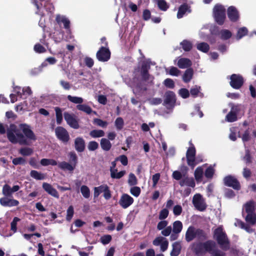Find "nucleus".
<instances>
[{"label": "nucleus", "instance_id": "nucleus-1", "mask_svg": "<svg viewBox=\"0 0 256 256\" xmlns=\"http://www.w3.org/2000/svg\"><path fill=\"white\" fill-rule=\"evenodd\" d=\"M216 243L212 240H208L204 242H195L192 244V250L197 256H202L206 252L210 256H226V254L216 249Z\"/></svg>", "mask_w": 256, "mask_h": 256}, {"label": "nucleus", "instance_id": "nucleus-2", "mask_svg": "<svg viewBox=\"0 0 256 256\" xmlns=\"http://www.w3.org/2000/svg\"><path fill=\"white\" fill-rule=\"evenodd\" d=\"M6 135L8 139L12 144H19L20 145L26 146L30 144L24 135L14 124H10L9 128L6 130Z\"/></svg>", "mask_w": 256, "mask_h": 256}, {"label": "nucleus", "instance_id": "nucleus-3", "mask_svg": "<svg viewBox=\"0 0 256 256\" xmlns=\"http://www.w3.org/2000/svg\"><path fill=\"white\" fill-rule=\"evenodd\" d=\"M214 237L223 250L226 251L230 249V240L222 227L219 226L214 230Z\"/></svg>", "mask_w": 256, "mask_h": 256}, {"label": "nucleus", "instance_id": "nucleus-4", "mask_svg": "<svg viewBox=\"0 0 256 256\" xmlns=\"http://www.w3.org/2000/svg\"><path fill=\"white\" fill-rule=\"evenodd\" d=\"M196 238L204 240L207 238V236L204 230L200 228H196L194 226H190L186 232V240L187 242H190Z\"/></svg>", "mask_w": 256, "mask_h": 256}, {"label": "nucleus", "instance_id": "nucleus-5", "mask_svg": "<svg viewBox=\"0 0 256 256\" xmlns=\"http://www.w3.org/2000/svg\"><path fill=\"white\" fill-rule=\"evenodd\" d=\"M226 8L221 4H216L213 8V16L216 22L219 25H222L226 20Z\"/></svg>", "mask_w": 256, "mask_h": 256}, {"label": "nucleus", "instance_id": "nucleus-6", "mask_svg": "<svg viewBox=\"0 0 256 256\" xmlns=\"http://www.w3.org/2000/svg\"><path fill=\"white\" fill-rule=\"evenodd\" d=\"M196 150L194 146H190L186 153V158L188 164L194 168L198 163L202 162V160L196 162Z\"/></svg>", "mask_w": 256, "mask_h": 256}, {"label": "nucleus", "instance_id": "nucleus-7", "mask_svg": "<svg viewBox=\"0 0 256 256\" xmlns=\"http://www.w3.org/2000/svg\"><path fill=\"white\" fill-rule=\"evenodd\" d=\"M55 134L57 138L64 144H67L70 140L68 132L62 126H57L55 129Z\"/></svg>", "mask_w": 256, "mask_h": 256}, {"label": "nucleus", "instance_id": "nucleus-8", "mask_svg": "<svg viewBox=\"0 0 256 256\" xmlns=\"http://www.w3.org/2000/svg\"><path fill=\"white\" fill-rule=\"evenodd\" d=\"M64 116L66 124L70 128L74 129H78L80 128L79 120L74 114L66 112L64 113Z\"/></svg>", "mask_w": 256, "mask_h": 256}, {"label": "nucleus", "instance_id": "nucleus-9", "mask_svg": "<svg viewBox=\"0 0 256 256\" xmlns=\"http://www.w3.org/2000/svg\"><path fill=\"white\" fill-rule=\"evenodd\" d=\"M224 183L226 186L231 187L236 190H239L241 188L239 181L236 178L231 175L227 176L224 178Z\"/></svg>", "mask_w": 256, "mask_h": 256}, {"label": "nucleus", "instance_id": "nucleus-10", "mask_svg": "<svg viewBox=\"0 0 256 256\" xmlns=\"http://www.w3.org/2000/svg\"><path fill=\"white\" fill-rule=\"evenodd\" d=\"M230 86L234 89L238 90L244 84V80L242 76L239 74H232L230 76Z\"/></svg>", "mask_w": 256, "mask_h": 256}, {"label": "nucleus", "instance_id": "nucleus-11", "mask_svg": "<svg viewBox=\"0 0 256 256\" xmlns=\"http://www.w3.org/2000/svg\"><path fill=\"white\" fill-rule=\"evenodd\" d=\"M111 52L108 48L101 46L96 54L97 59L102 62L108 61L110 58Z\"/></svg>", "mask_w": 256, "mask_h": 256}, {"label": "nucleus", "instance_id": "nucleus-12", "mask_svg": "<svg viewBox=\"0 0 256 256\" xmlns=\"http://www.w3.org/2000/svg\"><path fill=\"white\" fill-rule=\"evenodd\" d=\"M19 128L22 132V134L28 140H36V136L34 132L31 130L30 126L26 124H19Z\"/></svg>", "mask_w": 256, "mask_h": 256}, {"label": "nucleus", "instance_id": "nucleus-13", "mask_svg": "<svg viewBox=\"0 0 256 256\" xmlns=\"http://www.w3.org/2000/svg\"><path fill=\"white\" fill-rule=\"evenodd\" d=\"M192 204L200 212L204 211L207 206L202 198V195L200 194H196L194 195L192 198Z\"/></svg>", "mask_w": 256, "mask_h": 256}, {"label": "nucleus", "instance_id": "nucleus-14", "mask_svg": "<svg viewBox=\"0 0 256 256\" xmlns=\"http://www.w3.org/2000/svg\"><path fill=\"white\" fill-rule=\"evenodd\" d=\"M20 188L18 185H14L12 188L8 184H5L3 186L2 189V193L4 195V197H12V194L18 192Z\"/></svg>", "mask_w": 256, "mask_h": 256}, {"label": "nucleus", "instance_id": "nucleus-15", "mask_svg": "<svg viewBox=\"0 0 256 256\" xmlns=\"http://www.w3.org/2000/svg\"><path fill=\"white\" fill-rule=\"evenodd\" d=\"M228 16L232 22H237L240 18L239 12L234 6H230L227 10Z\"/></svg>", "mask_w": 256, "mask_h": 256}, {"label": "nucleus", "instance_id": "nucleus-16", "mask_svg": "<svg viewBox=\"0 0 256 256\" xmlns=\"http://www.w3.org/2000/svg\"><path fill=\"white\" fill-rule=\"evenodd\" d=\"M134 199L128 194H122L119 200V204L124 208H126L134 202Z\"/></svg>", "mask_w": 256, "mask_h": 256}, {"label": "nucleus", "instance_id": "nucleus-17", "mask_svg": "<svg viewBox=\"0 0 256 256\" xmlns=\"http://www.w3.org/2000/svg\"><path fill=\"white\" fill-rule=\"evenodd\" d=\"M150 64L147 62H143L142 64L140 72L142 80L147 81L149 80L150 74L148 70L150 69Z\"/></svg>", "mask_w": 256, "mask_h": 256}, {"label": "nucleus", "instance_id": "nucleus-18", "mask_svg": "<svg viewBox=\"0 0 256 256\" xmlns=\"http://www.w3.org/2000/svg\"><path fill=\"white\" fill-rule=\"evenodd\" d=\"M11 197H3L0 198V204L4 207H12L18 206L19 202L15 199L11 198Z\"/></svg>", "mask_w": 256, "mask_h": 256}, {"label": "nucleus", "instance_id": "nucleus-19", "mask_svg": "<svg viewBox=\"0 0 256 256\" xmlns=\"http://www.w3.org/2000/svg\"><path fill=\"white\" fill-rule=\"evenodd\" d=\"M164 104L166 105L172 106L176 102V96L174 92L168 90L165 93Z\"/></svg>", "mask_w": 256, "mask_h": 256}, {"label": "nucleus", "instance_id": "nucleus-20", "mask_svg": "<svg viewBox=\"0 0 256 256\" xmlns=\"http://www.w3.org/2000/svg\"><path fill=\"white\" fill-rule=\"evenodd\" d=\"M74 148L78 152H83L86 148V143L84 139L82 137H77L74 142Z\"/></svg>", "mask_w": 256, "mask_h": 256}, {"label": "nucleus", "instance_id": "nucleus-21", "mask_svg": "<svg viewBox=\"0 0 256 256\" xmlns=\"http://www.w3.org/2000/svg\"><path fill=\"white\" fill-rule=\"evenodd\" d=\"M238 108L237 106L233 105L232 106L231 110L226 114V120L230 122H234L237 120V112Z\"/></svg>", "mask_w": 256, "mask_h": 256}, {"label": "nucleus", "instance_id": "nucleus-22", "mask_svg": "<svg viewBox=\"0 0 256 256\" xmlns=\"http://www.w3.org/2000/svg\"><path fill=\"white\" fill-rule=\"evenodd\" d=\"M42 188L46 192H48L52 196L56 198H59V194L58 192L50 184L44 182L42 184Z\"/></svg>", "mask_w": 256, "mask_h": 256}, {"label": "nucleus", "instance_id": "nucleus-23", "mask_svg": "<svg viewBox=\"0 0 256 256\" xmlns=\"http://www.w3.org/2000/svg\"><path fill=\"white\" fill-rule=\"evenodd\" d=\"M42 188L46 192H48L52 196L56 198H59V194L58 192L50 184L44 182L42 184Z\"/></svg>", "mask_w": 256, "mask_h": 256}, {"label": "nucleus", "instance_id": "nucleus-24", "mask_svg": "<svg viewBox=\"0 0 256 256\" xmlns=\"http://www.w3.org/2000/svg\"><path fill=\"white\" fill-rule=\"evenodd\" d=\"M179 184L181 186H188L192 188H194L196 186V183L193 178H190L186 176L180 181Z\"/></svg>", "mask_w": 256, "mask_h": 256}, {"label": "nucleus", "instance_id": "nucleus-25", "mask_svg": "<svg viewBox=\"0 0 256 256\" xmlns=\"http://www.w3.org/2000/svg\"><path fill=\"white\" fill-rule=\"evenodd\" d=\"M58 167L60 169L63 170H68L70 172H73V170L75 169L76 167L74 166H73L70 162H68L64 161L59 162L58 164Z\"/></svg>", "mask_w": 256, "mask_h": 256}, {"label": "nucleus", "instance_id": "nucleus-26", "mask_svg": "<svg viewBox=\"0 0 256 256\" xmlns=\"http://www.w3.org/2000/svg\"><path fill=\"white\" fill-rule=\"evenodd\" d=\"M56 20L57 23L60 24L61 23L64 24V28L68 29L70 28V21L65 16L58 15L56 17Z\"/></svg>", "mask_w": 256, "mask_h": 256}, {"label": "nucleus", "instance_id": "nucleus-27", "mask_svg": "<svg viewBox=\"0 0 256 256\" xmlns=\"http://www.w3.org/2000/svg\"><path fill=\"white\" fill-rule=\"evenodd\" d=\"M172 250L170 252V256H178L181 251V244L180 242H176L173 243L172 245Z\"/></svg>", "mask_w": 256, "mask_h": 256}, {"label": "nucleus", "instance_id": "nucleus-28", "mask_svg": "<svg viewBox=\"0 0 256 256\" xmlns=\"http://www.w3.org/2000/svg\"><path fill=\"white\" fill-rule=\"evenodd\" d=\"M192 62L187 58H181L178 62V66L180 68H185L192 66Z\"/></svg>", "mask_w": 256, "mask_h": 256}, {"label": "nucleus", "instance_id": "nucleus-29", "mask_svg": "<svg viewBox=\"0 0 256 256\" xmlns=\"http://www.w3.org/2000/svg\"><path fill=\"white\" fill-rule=\"evenodd\" d=\"M245 211L246 214H250L256 212V205L255 202L254 200H251L244 204Z\"/></svg>", "mask_w": 256, "mask_h": 256}, {"label": "nucleus", "instance_id": "nucleus-30", "mask_svg": "<svg viewBox=\"0 0 256 256\" xmlns=\"http://www.w3.org/2000/svg\"><path fill=\"white\" fill-rule=\"evenodd\" d=\"M190 6L187 4H184L180 6L177 13V18H181L188 10Z\"/></svg>", "mask_w": 256, "mask_h": 256}, {"label": "nucleus", "instance_id": "nucleus-31", "mask_svg": "<svg viewBox=\"0 0 256 256\" xmlns=\"http://www.w3.org/2000/svg\"><path fill=\"white\" fill-rule=\"evenodd\" d=\"M101 148L104 151H108L112 148V144L110 141L106 138H102L100 141Z\"/></svg>", "mask_w": 256, "mask_h": 256}, {"label": "nucleus", "instance_id": "nucleus-32", "mask_svg": "<svg viewBox=\"0 0 256 256\" xmlns=\"http://www.w3.org/2000/svg\"><path fill=\"white\" fill-rule=\"evenodd\" d=\"M194 74V71L192 68H188L184 72L182 80L184 82L188 83L190 81V80L192 78Z\"/></svg>", "mask_w": 256, "mask_h": 256}, {"label": "nucleus", "instance_id": "nucleus-33", "mask_svg": "<svg viewBox=\"0 0 256 256\" xmlns=\"http://www.w3.org/2000/svg\"><path fill=\"white\" fill-rule=\"evenodd\" d=\"M245 220L250 225H255L256 224V213L247 214L245 218Z\"/></svg>", "mask_w": 256, "mask_h": 256}, {"label": "nucleus", "instance_id": "nucleus-34", "mask_svg": "<svg viewBox=\"0 0 256 256\" xmlns=\"http://www.w3.org/2000/svg\"><path fill=\"white\" fill-rule=\"evenodd\" d=\"M172 232L174 234L180 233L182 229V224L180 220H176L172 224Z\"/></svg>", "mask_w": 256, "mask_h": 256}, {"label": "nucleus", "instance_id": "nucleus-35", "mask_svg": "<svg viewBox=\"0 0 256 256\" xmlns=\"http://www.w3.org/2000/svg\"><path fill=\"white\" fill-rule=\"evenodd\" d=\"M30 176L36 180H43L46 178L44 174L36 170H32L30 171Z\"/></svg>", "mask_w": 256, "mask_h": 256}, {"label": "nucleus", "instance_id": "nucleus-36", "mask_svg": "<svg viewBox=\"0 0 256 256\" xmlns=\"http://www.w3.org/2000/svg\"><path fill=\"white\" fill-rule=\"evenodd\" d=\"M40 164L44 166H56L58 164L57 162L52 158H42L40 161Z\"/></svg>", "mask_w": 256, "mask_h": 256}, {"label": "nucleus", "instance_id": "nucleus-37", "mask_svg": "<svg viewBox=\"0 0 256 256\" xmlns=\"http://www.w3.org/2000/svg\"><path fill=\"white\" fill-rule=\"evenodd\" d=\"M76 108L78 110L82 111L88 114H90L92 112V108L86 104H78Z\"/></svg>", "mask_w": 256, "mask_h": 256}, {"label": "nucleus", "instance_id": "nucleus-38", "mask_svg": "<svg viewBox=\"0 0 256 256\" xmlns=\"http://www.w3.org/2000/svg\"><path fill=\"white\" fill-rule=\"evenodd\" d=\"M89 134L92 138H98L104 136L105 133L102 130H94L90 132Z\"/></svg>", "mask_w": 256, "mask_h": 256}, {"label": "nucleus", "instance_id": "nucleus-39", "mask_svg": "<svg viewBox=\"0 0 256 256\" xmlns=\"http://www.w3.org/2000/svg\"><path fill=\"white\" fill-rule=\"evenodd\" d=\"M68 156L69 158V162L76 167L78 164V158L76 152H70L68 154Z\"/></svg>", "mask_w": 256, "mask_h": 256}, {"label": "nucleus", "instance_id": "nucleus-40", "mask_svg": "<svg viewBox=\"0 0 256 256\" xmlns=\"http://www.w3.org/2000/svg\"><path fill=\"white\" fill-rule=\"evenodd\" d=\"M180 45L185 52L190 51L192 48V42L186 40H183L180 43Z\"/></svg>", "mask_w": 256, "mask_h": 256}, {"label": "nucleus", "instance_id": "nucleus-41", "mask_svg": "<svg viewBox=\"0 0 256 256\" xmlns=\"http://www.w3.org/2000/svg\"><path fill=\"white\" fill-rule=\"evenodd\" d=\"M196 48L200 51H201L204 53L208 52L210 50L209 45L206 42H202L197 44Z\"/></svg>", "mask_w": 256, "mask_h": 256}, {"label": "nucleus", "instance_id": "nucleus-42", "mask_svg": "<svg viewBox=\"0 0 256 256\" xmlns=\"http://www.w3.org/2000/svg\"><path fill=\"white\" fill-rule=\"evenodd\" d=\"M56 116V120L58 124H60L62 121V111L60 108L56 107L54 108Z\"/></svg>", "mask_w": 256, "mask_h": 256}, {"label": "nucleus", "instance_id": "nucleus-43", "mask_svg": "<svg viewBox=\"0 0 256 256\" xmlns=\"http://www.w3.org/2000/svg\"><path fill=\"white\" fill-rule=\"evenodd\" d=\"M248 33V30L246 27L240 28L237 32L236 38L238 40H239L244 36L247 35Z\"/></svg>", "mask_w": 256, "mask_h": 256}, {"label": "nucleus", "instance_id": "nucleus-44", "mask_svg": "<svg viewBox=\"0 0 256 256\" xmlns=\"http://www.w3.org/2000/svg\"><path fill=\"white\" fill-rule=\"evenodd\" d=\"M33 152V150L28 147L22 148L19 150V153L23 156H30Z\"/></svg>", "mask_w": 256, "mask_h": 256}, {"label": "nucleus", "instance_id": "nucleus-45", "mask_svg": "<svg viewBox=\"0 0 256 256\" xmlns=\"http://www.w3.org/2000/svg\"><path fill=\"white\" fill-rule=\"evenodd\" d=\"M220 38L223 40H227L232 37V34L229 30H222L220 32Z\"/></svg>", "mask_w": 256, "mask_h": 256}, {"label": "nucleus", "instance_id": "nucleus-46", "mask_svg": "<svg viewBox=\"0 0 256 256\" xmlns=\"http://www.w3.org/2000/svg\"><path fill=\"white\" fill-rule=\"evenodd\" d=\"M194 175L195 179L197 182L200 181L202 180L203 175L202 168L200 166L198 167L194 171Z\"/></svg>", "mask_w": 256, "mask_h": 256}, {"label": "nucleus", "instance_id": "nucleus-47", "mask_svg": "<svg viewBox=\"0 0 256 256\" xmlns=\"http://www.w3.org/2000/svg\"><path fill=\"white\" fill-rule=\"evenodd\" d=\"M67 98L70 102H73L76 104H80L84 102L83 98H82L77 97V96H73L70 95L68 96Z\"/></svg>", "mask_w": 256, "mask_h": 256}, {"label": "nucleus", "instance_id": "nucleus-48", "mask_svg": "<svg viewBox=\"0 0 256 256\" xmlns=\"http://www.w3.org/2000/svg\"><path fill=\"white\" fill-rule=\"evenodd\" d=\"M126 174L125 170H122L118 172V171L111 170L110 176L112 178L120 179L122 178Z\"/></svg>", "mask_w": 256, "mask_h": 256}, {"label": "nucleus", "instance_id": "nucleus-49", "mask_svg": "<svg viewBox=\"0 0 256 256\" xmlns=\"http://www.w3.org/2000/svg\"><path fill=\"white\" fill-rule=\"evenodd\" d=\"M80 192L84 198H88L90 196V190L86 186H82L80 188Z\"/></svg>", "mask_w": 256, "mask_h": 256}, {"label": "nucleus", "instance_id": "nucleus-50", "mask_svg": "<svg viewBox=\"0 0 256 256\" xmlns=\"http://www.w3.org/2000/svg\"><path fill=\"white\" fill-rule=\"evenodd\" d=\"M200 86H194L192 88L190 91V94L194 98H196L198 96V94L200 92Z\"/></svg>", "mask_w": 256, "mask_h": 256}, {"label": "nucleus", "instance_id": "nucleus-51", "mask_svg": "<svg viewBox=\"0 0 256 256\" xmlns=\"http://www.w3.org/2000/svg\"><path fill=\"white\" fill-rule=\"evenodd\" d=\"M114 125L118 130H121L124 126V122L122 118H117L114 122Z\"/></svg>", "mask_w": 256, "mask_h": 256}, {"label": "nucleus", "instance_id": "nucleus-52", "mask_svg": "<svg viewBox=\"0 0 256 256\" xmlns=\"http://www.w3.org/2000/svg\"><path fill=\"white\" fill-rule=\"evenodd\" d=\"M74 214V209L72 206H70L66 210V220L67 221L70 222L72 219Z\"/></svg>", "mask_w": 256, "mask_h": 256}, {"label": "nucleus", "instance_id": "nucleus-53", "mask_svg": "<svg viewBox=\"0 0 256 256\" xmlns=\"http://www.w3.org/2000/svg\"><path fill=\"white\" fill-rule=\"evenodd\" d=\"M12 164L15 165H24L26 164V160L22 157L14 158L12 160Z\"/></svg>", "mask_w": 256, "mask_h": 256}, {"label": "nucleus", "instance_id": "nucleus-54", "mask_svg": "<svg viewBox=\"0 0 256 256\" xmlns=\"http://www.w3.org/2000/svg\"><path fill=\"white\" fill-rule=\"evenodd\" d=\"M158 8L162 11H166L169 7L164 0H158Z\"/></svg>", "mask_w": 256, "mask_h": 256}, {"label": "nucleus", "instance_id": "nucleus-55", "mask_svg": "<svg viewBox=\"0 0 256 256\" xmlns=\"http://www.w3.org/2000/svg\"><path fill=\"white\" fill-rule=\"evenodd\" d=\"M128 183L130 186H135L138 184V180L136 176L130 173L129 174Z\"/></svg>", "mask_w": 256, "mask_h": 256}, {"label": "nucleus", "instance_id": "nucleus-56", "mask_svg": "<svg viewBox=\"0 0 256 256\" xmlns=\"http://www.w3.org/2000/svg\"><path fill=\"white\" fill-rule=\"evenodd\" d=\"M164 84L166 87L169 88H174L175 86L174 81L170 78H166L164 82Z\"/></svg>", "mask_w": 256, "mask_h": 256}, {"label": "nucleus", "instance_id": "nucleus-57", "mask_svg": "<svg viewBox=\"0 0 256 256\" xmlns=\"http://www.w3.org/2000/svg\"><path fill=\"white\" fill-rule=\"evenodd\" d=\"M169 212L167 208H163L159 213L158 218L160 220H164L168 216Z\"/></svg>", "mask_w": 256, "mask_h": 256}, {"label": "nucleus", "instance_id": "nucleus-58", "mask_svg": "<svg viewBox=\"0 0 256 256\" xmlns=\"http://www.w3.org/2000/svg\"><path fill=\"white\" fill-rule=\"evenodd\" d=\"M98 148V144L96 141H90L88 145V148L90 151H94Z\"/></svg>", "mask_w": 256, "mask_h": 256}, {"label": "nucleus", "instance_id": "nucleus-59", "mask_svg": "<svg viewBox=\"0 0 256 256\" xmlns=\"http://www.w3.org/2000/svg\"><path fill=\"white\" fill-rule=\"evenodd\" d=\"M214 173V170L212 166L208 168L204 172L205 176L208 178H212Z\"/></svg>", "mask_w": 256, "mask_h": 256}, {"label": "nucleus", "instance_id": "nucleus-60", "mask_svg": "<svg viewBox=\"0 0 256 256\" xmlns=\"http://www.w3.org/2000/svg\"><path fill=\"white\" fill-rule=\"evenodd\" d=\"M94 124L102 128H106L108 126V122L101 119L95 118L94 120Z\"/></svg>", "mask_w": 256, "mask_h": 256}, {"label": "nucleus", "instance_id": "nucleus-61", "mask_svg": "<svg viewBox=\"0 0 256 256\" xmlns=\"http://www.w3.org/2000/svg\"><path fill=\"white\" fill-rule=\"evenodd\" d=\"M178 94L183 98H187L190 96V92L186 88H182L179 90Z\"/></svg>", "mask_w": 256, "mask_h": 256}, {"label": "nucleus", "instance_id": "nucleus-62", "mask_svg": "<svg viewBox=\"0 0 256 256\" xmlns=\"http://www.w3.org/2000/svg\"><path fill=\"white\" fill-rule=\"evenodd\" d=\"M112 240V237L110 234L104 235L100 238V242L104 245L109 244Z\"/></svg>", "mask_w": 256, "mask_h": 256}, {"label": "nucleus", "instance_id": "nucleus-63", "mask_svg": "<svg viewBox=\"0 0 256 256\" xmlns=\"http://www.w3.org/2000/svg\"><path fill=\"white\" fill-rule=\"evenodd\" d=\"M130 192L134 196L138 197L140 194L141 190L140 188L138 186H133L131 188Z\"/></svg>", "mask_w": 256, "mask_h": 256}, {"label": "nucleus", "instance_id": "nucleus-64", "mask_svg": "<svg viewBox=\"0 0 256 256\" xmlns=\"http://www.w3.org/2000/svg\"><path fill=\"white\" fill-rule=\"evenodd\" d=\"M116 160L120 161L122 164L124 166L128 165V158L126 155L124 154L120 155L119 156L116 158Z\"/></svg>", "mask_w": 256, "mask_h": 256}]
</instances>
